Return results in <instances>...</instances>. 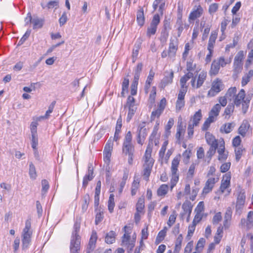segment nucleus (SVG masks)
<instances>
[{
    "label": "nucleus",
    "instance_id": "1",
    "mask_svg": "<svg viewBox=\"0 0 253 253\" xmlns=\"http://www.w3.org/2000/svg\"><path fill=\"white\" fill-rule=\"evenodd\" d=\"M132 136L130 131H128L126 134L123 145L122 152L126 155L128 156V163L131 165L133 164L134 159V153L135 152L134 146L132 144Z\"/></svg>",
    "mask_w": 253,
    "mask_h": 253
},
{
    "label": "nucleus",
    "instance_id": "2",
    "mask_svg": "<svg viewBox=\"0 0 253 253\" xmlns=\"http://www.w3.org/2000/svg\"><path fill=\"white\" fill-rule=\"evenodd\" d=\"M33 230L31 229V221L30 219H27L25 222V226L23 229L22 238V249L27 251L31 244Z\"/></svg>",
    "mask_w": 253,
    "mask_h": 253
},
{
    "label": "nucleus",
    "instance_id": "3",
    "mask_svg": "<svg viewBox=\"0 0 253 253\" xmlns=\"http://www.w3.org/2000/svg\"><path fill=\"white\" fill-rule=\"evenodd\" d=\"M246 93L244 89H241L237 95H235L234 99V104L236 107H240L242 104V112L245 114L249 109L250 102L251 99L250 97L245 98Z\"/></svg>",
    "mask_w": 253,
    "mask_h": 253
},
{
    "label": "nucleus",
    "instance_id": "4",
    "mask_svg": "<svg viewBox=\"0 0 253 253\" xmlns=\"http://www.w3.org/2000/svg\"><path fill=\"white\" fill-rule=\"evenodd\" d=\"M151 153L147 152H145L144 156L145 163L143 165V175L144 179L147 181L149 180L154 163V160L151 157Z\"/></svg>",
    "mask_w": 253,
    "mask_h": 253
},
{
    "label": "nucleus",
    "instance_id": "5",
    "mask_svg": "<svg viewBox=\"0 0 253 253\" xmlns=\"http://www.w3.org/2000/svg\"><path fill=\"white\" fill-rule=\"evenodd\" d=\"M224 85L221 79H215L211 83V87L209 90L207 96L211 97L215 96L219 92L224 89Z\"/></svg>",
    "mask_w": 253,
    "mask_h": 253
},
{
    "label": "nucleus",
    "instance_id": "6",
    "mask_svg": "<svg viewBox=\"0 0 253 253\" xmlns=\"http://www.w3.org/2000/svg\"><path fill=\"white\" fill-rule=\"evenodd\" d=\"M246 194L244 189L239 187L237 190V197L236 204V211L237 212H241L245 203Z\"/></svg>",
    "mask_w": 253,
    "mask_h": 253
},
{
    "label": "nucleus",
    "instance_id": "7",
    "mask_svg": "<svg viewBox=\"0 0 253 253\" xmlns=\"http://www.w3.org/2000/svg\"><path fill=\"white\" fill-rule=\"evenodd\" d=\"M170 22V18H168L166 16L163 21V27L161 33V41L166 42L167 41L169 36V32L171 29Z\"/></svg>",
    "mask_w": 253,
    "mask_h": 253
},
{
    "label": "nucleus",
    "instance_id": "8",
    "mask_svg": "<svg viewBox=\"0 0 253 253\" xmlns=\"http://www.w3.org/2000/svg\"><path fill=\"white\" fill-rule=\"evenodd\" d=\"M81 221L80 220L76 219L74 225V230L72 232V239L71 240L70 245H75L78 242L79 246H80V237L79 235V232L80 230Z\"/></svg>",
    "mask_w": 253,
    "mask_h": 253
},
{
    "label": "nucleus",
    "instance_id": "9",
    "mask_svg": "<svg viewBox=\"0 0 253 253\" xmlns=\"http://www.w3.org/2000/svg\"><path fill=\"white\" fill-rule=\"evenodd\" d=\"M230 179L231 174L229 173H227L223 175L220 186V190L222 193H224L225 189L229 187L230 185Z\"/></svg>",
    "mask_w": 253,
    "mask_h": 253
},
{
    "label": "nucleus",
    "instance_id": "10",
    "mask_svg": "<svg viewBox=\"0 0 253 253\" xmlns=\"http://www.w3.org/2000/svg\"><path fill=\"white\" fill-rule=\"evenodd\" d=\"M193 206L190 201L186 200L182 204V209L183 212L180 213V217L181 219L183 220L184 215L188 212L191 213Z\"/></svg>",
    "mask_w": 253,
    "mask_h": 253
},
{
    "label": "nucleus",
    "instance_id": "11",
    "mask_svg": "<svg viewBox=\"0 0 253 253\" xmlns=\"http://www.w3.org/2000/svg\"><path fill=\"white\" fill-rule=\"evenodd\" d=\"M173 77V71L171 70L170 72L168 75H165L164 78L162 80L160 87L164 89L167 85L171 84L172 83Z\"/></svg>",
    "mask_w": 253,
    "mask_h": 253
},
{
    "label": "nucleus",
    "instance_id": "12",
    "mask_svg": "<svg viewBox=\"0 0 253 253\" xmlns=\"http://www.w3.org/2000/svg\"><path fill=\"white\" fill-rule=\"evenodd\" d=\"M215 178L211 177L206 182L205 185L203 189V193L207 194L212 191V188L216 182Z\"/></svg>",
    "mask_w": 253,
    "mask_h": 253
},
{
    "label": "nucleus",
    "instance_id": "13",
    "mask_svg": "<svg viewBox=\"0 0 253 253\" xmlns=\"http://www.w3.org/2000/svg\"><path fill=\"white\" fill-rule=\"evenodd\" d=\"M203 12V9L202 7L199 5L197 9L191 11L189 16V21L191 22V21H194L198 18L201 17Z\"/></svg>",
    "mask_w": 253,
    "mask_h": 253
},
{
    "label": "nucleus",
    "instance_id": "14",
    "mask_svg": "<svg viewBox=\"0 0 253 253\" xmlns=\"http://www.w3.org/2000/svg\"><path fill=\"white\" fill-rule=\"evenodd\" d=\"M177 40H174L171 39L170 43L169 44V48L168 50V55L170 57H174L177 50V44L176 42Z\"/></svg>",
    "mask_w": 253,
    "mask_h": 253
},
{
    "label": "nucleus",
    "instance_id": "15",
    "mask_svg": "<svg viewBox=\"0 0 253 253\" xmlns=\"http://www.w3.org/2000/svg\"><path fill=\"white\" fill-rule=\"evenodd\" d=\"M137 142L140 145H142L147 135V129H139L137 130Z\"/></svg>",
    "mask_w": 253,
    "mask_h": 253
},
{
    "label": "nucleus",
    "instance_id": "16",
    "mask_svg": "<svg viewBox=\"0 0 253 253\" xmlns=\"http://www.w3.org/2000/svg\"><path fill=\"white\" fill-rule=\"evenodd\" d=\"M177 124H178L177 126V132L176 133L175 137L177 140L178 141V143H180L181 139V137H182L184 135V134L185 131V126H184V127H183L182 122H180L179 120H178Z\"/></svg>",
    "mask_w": 253,
    "mask_h": 253
},
{
    "label": "nucleus",
    "instance_id": "17",
    "mask_svg": "<svg viewBox=\"0 0 253 253\" xmlns=\"http://www.w3.org/2000/svg\"><path fill=\"white\" fill-rule=\"evenodd\" d=\"M250 127V125L248 121L246 120H244L238 128V133L243 137L245 136Z\"/></svg>",
    "mask_w": 253,
    "mask_h": 253
},
{
    "label": "nucleus",
    "instance_id": "18",
    "mask_svg": "<svg viewBox=\"0 0 253 253\" xmlns=\"http://www.w3.org/2000/svg\"><path fill=\"white\" fill-rule=\"evenodd\" d=\"M136 21L138 25L142 27L144 25L145 23V17L143 8L142 7H139V9L138 10L137 12Z\"/></svg>",
    "mask_w": 253,
    "mask_h": 253
},
{
    "label": "nucleus",
    "instance_id": "19",
    "mask_svg": "<svg viewBox=\"0 0 253 253\" xmlns=\"http://www.w3.org/2000/svg\"><path fill=\"white\" fill-rule=\"evenodd\" d=\"M235 126V124L233 122L224 124L221 126L220 131L222 133H229L232 131Z\"/></svg>",
    "mask_w": 253,
    "mask_h": 253
},
{
    "label": "nucleus",
    "instance_id": "20",
    "mask_svg": "<svg viewBox=\"0 0 253 253\" xmlns=\"http://www.w3.org/2000/svg\"><path fill=\"white\" fill-rule=\"evenodd\" d=\"M44 23V19L43 18H40L38 17H34L32 20L33 29L35 30L42 28Z\"/></svg>",
    "mask_w": 253,
    "mask_h": 253
},
{
    "label": "nucleus",
    "instance_id": "21",
    "mask_svg": "<svg viewBox=\"0 0 253 253\" xmlns=\"http://www.w3.org/2000/svg\"><path fill=\"white\" fill-rule=\"evenodd\" d=\"M220 66L218 64L216 60H214L211 65V69L209 71V75L211 76L216 75L219 71Z\"/></svg>",
    "mask_w": 253,
    "mask_h": 253
},
{
    "label": "nucleus",
    "instance_id": "22",
    "mask_svg": "<svg viewBox=\"0 0 253 253\" xmlns=\"http://www.w3.org/2000/svg\"><path fill=\"white\" fill-rule=\"evenodd\" d=\"M89 202L90 196L87 193L83 196L82 199V211L83 213L87 211Z\"/></svg>",
    "mask_w": 253,
    "mask_h": 253
},
{
    "label": "nucleus",
    "instance_id": "23",
    "mask_svg": "<svg viewBox=\"0 0 253 253\" xmlns=\"http://www.w3.org/2000/svg\"><path fill=\"white\" fill-rule=\"evenodd\" d=\"M205 137L207 143L210 146H218L217 140L214 136L209 132H207L205 134Z\"/></svg>",
    "mask_w": 253,
    "mask_h": 253
},
{
    "label": "nucleus",
    "instance_id": "24",
    "mask_svg": "<svg viewBox=\"0 0 253 253\" xmlns=\"http://www.w3.org/2000/svg\"><path fill=\"white\" fill-rule=\"evenodd\" d=\"M207 78V72L205 71L201 72L198 78L197 82L196 84V88H200L201 86H202L204 84L205 81L206 80Z\"/></svg>",
    "mask_w": 253,
    "mask_h": 253
},
{
    "label": "nucleus",
    "instance_id": "25",
    "mask_svg": "<svg viewBox=\"0 0 253 253\" xmlns=\"http://www.w3.org/2000/svg\"><path fill=\"white\" fill-rule=\"evenodd\" d=\"M202 118V111L200 109L197 111L192 117V125H194L195 126H198Z\"/></svg>",
    "mask_w": 253,
    "mask_h": 253
},
{
    "label": "nucleus",
    "instance_id": "26",
    "mask_svg": "<svg viewBox=\"0 0 253 253\" xmlns=\"http://www.w3.org/2000/svg\"><path fill=\"white\" fill-rule=\"evenodd\" d=\"M116 233L113 231H110L105 236V242L107 244H113L115 241Z\"/></svg>",
    "mask_w": 253,
    "mask_h": 253
},
{
    "label": "nucleus",
    "instance_id": "27",
    "mask_svg": "<svg viewBox=\"0 0 253 253\" xmlns=\"http://www.w3.org/2000/svg\"><path fill=\"white\" fill-rule=\"evenodd\" d=\"M59 5V0H54L49 1L46 4H44L42 3L41 6L43 9H51L53 7H55L56 8L58 7Z\"/></svg>",
    "mask_w": 253,
    "mask_h": 253
},
{
    "label": "nucleus",
    "instance_id": "28",
    "mask_svg": "<svg viewBox=\"0 0 253 253\" xmlns=\"http://www.w3.org/2000/svg\"><path fill=\"white\" fill-rule=\"evenodd\" d=\"M29 174L31 179L33 180L36 179L37 175L36 168L32 162H31L29 164Z\"/></svg>",
    "mask_w": 253,
    "mask_h": 253
},
{
    "label": "nucleus",
    "instance_id": "29",
    "mask_svg": "<svg viewBox=\"0 0 253 253\" xmlns=\"http://www.w3.org/2000/svg\"><path fill=\"white\" fill-rule=\"evenodd\" d=\"M235 105L233 103H229L225 109L224 115H225V118H227V116H228V119L230 117L231 114L234 112Z\"/></svg>",
    "mask_w": 253,
    "mask_h": 253
},
{
    "label": "nucleus",
    "instance_id": "30",
    "mask_svg": "<svg viewBox=\"0 0 253 253\" xmlns=\"http://www.w3.org/2000/svg\"><path fill=\"white\" fill-rule=\"evenodd\" d=\"M168 186L167 184H162L157 190V195L159 196L166 195L168 191Z\"/></svg>",
    "mask_w": 253,
    "mask_h": 253
},
{
    "label": "nucleus",
    "instance_id": "31",
    "mask_svg": "<svg viewBox=\"0 0 253 253\" xmlns=\"http://www.w3.org/2000/svg\"><path fill=\"white\" fill-rule=\"evenodd\" d=\"M179 164V160L177 158H175L172 161L171 163V173L175 174L177 173L178 169L177 168L178 167Z\"/></svg>",
    "mask_w": 253,
    "mask_h": 253
},
{
    "label": "nucleus",
    "instance_id": "32",
    "mask_svg": "<svg viewBox=\"0 0 253 253\" xmlns=\"http://www.w3.org/2000/svg\"><path fill=\"white\" fill-rule=\"evenodd\" d=\"M236 91L237 89L236 87H231L228 89L226 93L225 94V96L228 100H231L232 99L235 97Z\"/></svg>",
    "mask_w": 253,
    "mask_h": 253
},
{
    "label": "nucleus",
    "instance_id": "33",
    "mask_svg": "<svg viewBox=\"0 0 253 253\" xmlns=\"http://www.w3.org/2000/svg\"><path fill=\"white\" fill-rule=\"evenodd\" d=\"M56 104V101H53L48 106V110L46 111L44 116H41V118L43 119H47L49 118L50 114L53 112V109Z\"/></svg>",
    "mask_w": 253,
    "mask_h": 253
},
{
    "label": "nucleus",
    "instance_id": "34",
    "mask_svg": "<svg viewBox=\"0 0 253 253\" xmlns=\"http://www.w3.org/2000/svg\"><path fill=\"white\" fill-rule=\"evenodd\" d=\"M156 135H153L152 133L149 138V143L147 145L145 152L152 153L153 148V142Z\"/></svg>",
    "mask_w": 253,
    "mask_h": 253
},
{
    "label": "nucleus",
    "instance_id": "35",
    "mask_svg": "<svg viewBox=\"0 0 253 253\" xmlns=\"http://www.w3.org/2000/svg\"><path fill=\"white\" fill-rule=\"evenodd\" d=\"M243 151H245V149L243 148V147H237L235 149V159L237 162H239L240 160Z\"/></svg>",
    "mask_w": 253,
    "mask_h": 253
},
{
    "label": "nucleus",
    "instance_id": "36",
    "mask_svg": "<svg viewBox=\"0 0 253 253\" xmlns=\"http://www.w3.org/2000/svg\"><path fill=\"white\" fill-rule=\"evenodd\" d=\"M221 107L219 104H216L213 106L211 110L209 112L210 114L217 117L219 115V113L221 110Z\"/></svg>",
    "mask_w": 253,
    "mask_h": 253
},
{
    "label": "nucleus",
    "instance_id": "37",
    "mask_svg": "<svg viewBox=\"0 0 253 253\" xmlns=\"http://www.w3.org/2000/svg\"><path fill=\"white\" fill-rule=\"evenodd\" d=\"M157 29V27L150 25V26L147 28V36L150 38L152 35H154L156 34Z\"/></svg>",
    "mask_w": 253,
    "mask_h": 253
},
{
    "label": "nucleus",
    "instance_id": "38",
    "mask_svg": "<svg viewBox=\"0 0 253 253\" xmlns=\"http://www.w3.org/2000/svg\"><path fill=\"white\" fill-rule=\"evenodd\" d=\"M144 208V201L143 199H139L136 205V212H142Z\"/></svg>",
    "mask_w": 253,
    "mask_h": 253
},
{
    "label": "nucleus",
    "instance_id": "39",
    "mask_svg": "<svg viewBox=\"0 0 253 253\" xmlns=\"http://www.w3.org/2000/svg\"><path fill=\"white\" fill-rule=\"evenodd\" d=\"M163 112V111L158 108L155 110L153 111L150 117L151 122L154 121L156 117L159 118Z\"/></svg>",
    "mask_w": 253,
    "mask_h": 253
},
{
    "label": "nucleus",
    "instance_id": "40",
    "mask_svg": "<svg viewBox=\"0 0 253 253\" xmlns=\"http://www.w3.org/2000/svg\"><path fill=\"white\" fill-rule=\"evenodd\" d=\"M42 194L46 193L49 188V185L48 181L46 179H43L42 180Z\"/></svg>",
    "mask_w": 253,
    "mask_h": 253
},
{
    "label": "nucleus",
    "instance_id": "41",
    "mask_svg": "<svg viewBox=\"0 0 253 253\" xmlns=\"http://www.w3.org/2000/svg\"><path fill=\"white\" fill-rule=\"evenodd\" d=\"M94 176H91L90 175L85 174L83 177L82 185L83 188L85 189L88 184V182L92 180Z\"/></svg>",
    "mask_w": 253,
    "mask_h": 253
},
{
    "label": "nucleus",
    "instance_id": "42",
    "mask_svg": "<svg viewBox=\"0 0 253 253\" xmlns=\"http://www.w3.org/2000/svg\"><path fill=\"white\" fill-rule=\"evenodd\" d=\"M172 177L170 180V187L172 189L176 184L179 179V175L177 173L175 174L171 173Z\"/></svg>",
    "mask_w": 253,
    "mask_h": 253
},
{
    "label": "nucleus",
    "instance_id": "43",
    "mask_svg": "<svg viewBox=\"0 0 253 253\" xmlns=\"http://www.w3.org/2000/svg\"><path fill=\"white\" fill-rule=\"evenodd\" d=\"M31 31L30 30H28L25 32V34L23 36V37L21 38V39L19 41L18 43V46H20L22 45L26 40L29 37Z\"/></svg>",
    "mask_w": 253,
    "mask_h": 253
},
{
    "label": "nucleus",
    "instance_id": "44",
    "mask_svg": "<svg viewBox=\"0 0 253 253\" xmlns=\"http://www.w3.org/2000/svg\"><path fill=\"white\" fill-rule=\"evenodd\" d=\"M243 69V63L234 62V72L236 74L241 72Z\"/></svg>",
    "mask_w": 253,
    "mask_h": 253
},
{
    "label": "nucleus",
    "instance_id": "45",
    "mask_svg": "<svg viewBox=\"0 0 253 253\" xmlns=\"http://www.w3.org/2000/svg\"><path fill=\"white\" fill-rule=\"evenodd\" d=\"M97 239V233L95 231H93L92 232L88 244L96 247Z\"/></svg>",
    "mask_w": 253,
    "mask_h": 253
},
{
    "label": "nucleus",
    "instance_id": "46",
    "mask_svg": "<svg viewBox=\"0 0 253 253\" xmlns=\"http://www.w3.org/2000/svg\"><path fill=\"white\" fill-rule=\"evenodd\" d=\"M97 239V233L95 231H93L92 232L88 244L96 247Z\"/></svg>",
    "mask_w": 253,
    "mask_h": 253
},
{
    "label": "nucleus",
    "instance_id": "47",
    "mask_svg": "<svg viewBox=\"0 0 253 253\" xmlns=\"http://www.w3.org/2000/svg\"><path fill=\"white\" fill-rule=\"evenodd\" d=\"M244 54L242 50L239 51L235 57L234 62L243 63Z\"/></svg>",
    "mask_w": 253,
    "mask_h": 253
},
{
    "label": "nucleus",
    "instance_id": "48",
    "mask_svg": "<svg viewBox=\"0 0 253 253\" xmlns=\"http://www.w3.org/2000/svg\"><path fill=\"white\" fill-rule=\"evenodd\" d=\"M136 108L135 107L128 108V112L126 118V121L127 122H129L130 120L132 119L136 112Z\"/></svg>",
    "mask_w": 253,
    "mask_h": 253
},
{
    "label": "nucleus",
    "instance_id": "49",
    "mask_svg": "<svg viewBox=\"0 0 253 253\" xmlns=\"http://www.w3.org/2000/svg\"><path fill=\"white\" fill-rule=\"evenodd\" d=\"M113 143L111 140V138H110L105 145L104 151L112 152L113 150Z\"/></svg>",
    "mask_w": 253,
    "mask_h": 253
},
{
    "label": "nucleus",
    "instance_id": "50",
    "mask_svg": "<svg viewBox=\"0 0 253 253\" xmlns=\"http://www.w3.org/2000/svg\"><path fill=\"white\" fill-rule=\"evenodd\" d=\"M135 239H133V240H131V241H128V242L125 243L123 245H125L127 247L128 252L129 253H130L132 251L134 247L135 246Z\"/></svg>",
    "mask_w": 253,
    "mask_h": 253
},
{
    "label": "nucleus",
    "instance_id": "51",
    "mask_svg": "<svg viewBox=\"0 0 253 253\" xmlns=\"http://www.w3.org/2000/svg\"><path fill=\"white\" fill-rule=\"evenodd\" d=\"M168 144V141H165L159 151V156L160 158H163L164 157L166 150L167 149V146Z\"/></svg>",
    "mask_w": 253,
    "mask_h": 253
},
{
    "label": "nucleus",
    "instance_id": "52",
    "mask_svg": "<svg viewBox=\"0 0 253 253\" xmlns=\"http://www.w3.org/2000/svg\"><path fill=\"white\" fill-rule=\"evenodd\" d=\"M160 22V17L159 14H156L153 16L152 20L150 23L151 25L158 27Z\"/></svg>",
    "mask_w": 253,
    "mask_h": 253
},
{
    "label": "nucleus",
    "instance_id": "53",
    "mask_svg": "<svg viewBox=\"0 0 253 253\" xmlns=\"http://www.w3.org/2000/svg\"><path fill=\"white\" fill-rule=\"evenodd\" d=\"M205 242L206 241L205 239L203 238H200L198 241V243L196 245V250H200V251H201L203 250V248H204Z\"/></svg>",
    "mask_w": 253,
    "mask_h": 253
},
{
    "label": "nucleus",
    "instance_id": "54",
    "mask_svg": "<svg viewBox=\"0 0 253 253\" xmlns=\"http://www.w3.org/2000/svg\"><path fill=\"white\" fill-rule=\"evenodd\" d=\"M187 88H183L180 87V89L179 91V93L178 94L177 99L184 100L185 96L187 92Z\"/></svg>",
    "mask_w": 253,
    "mask_h": 253
},
{
    "label": "nucleus",
    "instance_id": "55",
    "mask_svg": "<svg viewBox=\"0 0 253 253\" xmlns=\"http://www.w3.org/2000/svg\"><path fill=\"white\" fill-rule=\"evenodd\" d=\"M247 225L248 226L253 225V211H250L248 213Z\"/></svg>",
    "mask_w": 253,
    "mask_h": 253
},
{
    "label": "nucleus",
    "instance_id": "56",
    "mask_svg": "<svg viewBox=\"0 0 253 253\" xmlns=\"http://www.w3.org/2000/svg\"><path fill=\"white\" fill-rule=\"evenodd\" d=\"M68 18L67 14L65 12H64L62 16L59 19V23L60 27L63 26L67 21Z\"/></svg>",
    "mask_w": 253,
    "mask_h": 253
},
{
    "label": "nucleus",
    "instance_id": "57",
    "mask_svg": "<svg viewBox=\"0 0 253 253\" xmlns=\"http://www.w3.org/2000/svg\"><path fill=\"white\" fill-rule=\"evenodd\" d=\"M174 123V119L173 118H170L166 126L165 130L166 133H170V129L173 126Z\"/></svg>",
    "mask_w": 253,
    "mask_h": 253
},
{
    "label": "nucleus",
    "instance_id": "58",
    "mask_svg": "<svg viewBox=\"0 0 253 253\" xmlns=\"http://www.w3.org/2000/svg\"><path fill=\"white\" fill-rule=\"evenodd\" d=\"M129 84V79L127 78H125L124 79L123 82L122 84V90H126V92H127Z\"/></svg>",
    "mask_w": 253,
    "mask_h": 253
},
{
    "label": "nucleus",
    "instance_id": "59",
    "mask_svg": "<svg viewBox=\"0 0 253 253\" xmlns=\"http://www.w3.org/2000/svg\"><path fill=\"white\" fill-rule=\"evenodd\" d=\"M111 154L112 152L103 151L104 161L107 164L110 163Z\"/></svg>",
    "mask_w": 253,
    "mask_h": 253
},
{
    "label": "nucleus",
    "instance_id": "60",
    "mask_svg": "<svg viewBox=\"0 0 253 253\" xmlns=\"http://www.w3.org/2000/svg\"><path fill=\"white\" fill-rule=\"evenodd\" d=\"M75 245H70L71 253H79L80 250V246H79L78 242Z\"/></svg>",
    "mask_w": 253,
    "mask_h": 253
},
{
    "label": "nucleus",
    "instance_id": "61",
    "mask_svg": "<svg viewBox=\"0 0 253 253\" xmlns=\"http://www.w3.org/2000/svg\"><path fill=\"white\" fill-rule=\"evenodd\" d=\"M191 154V150H189V151L186 150L183 153V156L184 157L183 162L185 164H187L189 163Z\"/></svg>",
    "mask_w": 253,
    "mask_h": 253
},
{
    "label": "nucleus",
    "instance_id": "62",
    "mask_svg": "<svg viewBox=\"0 0 253 253\" xmlns=\"http://www.w3.org/2000/svg\"><path fill=\"white\" fill-rule=\"evenodd\" d=\"M231 163L230 162L223 164L220 167V171L222 173L227 172L230 169Z\"/></svg>",
    "mask_w": 253,
    "mask_h": 253
},
{
    "label": "nucleus",
    "instance_id": "63",
    "mask_svg": "<svg viewBox=\"0 0 253 253\" xmlns=\"http://www.w3.org/2000/svg\"><path fill=\"white\" fill-rule=\"evenodd\" d=\"M104 217L103 212H99L96 213L95 216V224L98 225L102 221Z\"/></svg>",
    "mask_w": 253,
    "mask_h": 253
},
{
    "label": "nucleus",
    "instance_id": "64",
    "mask_svg": "<svg viewBox=\"0 0 253 253\" xmlns=\"http://www.w3.org/2000/svg\"><path fill=\"white\" fill-rule=\"evenodd\" d=\"M222 219L221 212L216 213L213 217L212 223L213 224H217Z\"/></svg>",
    "mask_w": 253,
    "mask_h": 253
}]
</instances>
